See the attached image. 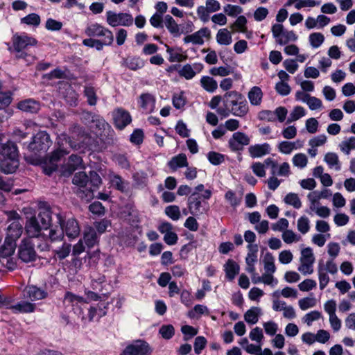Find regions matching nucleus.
I'll return each instance as SVG.
<instances>
[{
  "instance_id": "obj_1",
  "label": "nucleus",
  "mask_w": 355,
  "mask_h": 355,
  "mask_svg": "<svg viewBox=\"0 0 355 355\" xmlns=\"http://www.w3.org/2000/svg\"><path fill=\"white\" fill-rule=\"evenodd\" d=\"M216 112L224 117H227L230 114L243 117L248 112V105L240 93L231 91L223 95V106L217 108Z\"/></svg>"
},
{
  "instance_id": "obj_2",
  "label": "nucleus",
  "mask_w": 355,
  "mask_h": 355,
  "mask_svg": "<svg viewBox=\"0 0 355 355\" xmlns=\"http://www.w3.org/2000/svg\"><path fill=\"white\" fill-rule=\"evenodd\" d=\"M12 46H10L9 44L7 45L10 52L15 54L16 58L23 59L28 63H31L35 60L34 56L28 52L31 47L37 44V40L35 37L25 33L20 35L16 33L12 37Z\"/></svg>"
},
{
  "instance_id": "obj_3",
  "label": "nucleus",
  "mask_w": 355,
  "mask_h": 355,
  "mask_svg": "<svg viewBox=\"0 0 355 355\" xmlns=\"http://www.w3.org/2000/svg\"><path fill=\"white\" fill-rule=\"evenodd\" d=\"M51 223V212L49 208L40 209L37 216L30 218L26 223L25 230L30 237L42 236V230H46Z\"/></svg>"
},
{
  "instance_id": "obj_4",
  "label": "nucleus",
  "mask_w": 355,
  "mask_h": 355,
  "mask_svg": "<svg viewBox=\"0 0 355 355\" xmlns=\"http://www.w3.org/2000/svg\"><path fill=\"white\" fill-rule=\"evenodd\" d=\"M0 167L4 173H12L19 166L18 150L16 145L8 141L2 147Z\"/></svg>"
},
{
  "instance_id": "obj_5",
  "label": "nucleus",
  "mask_w": 355,
  "mask_h": 355,
  "mask_svg": "<svg viewBox=\"0 0 355 355\" xmlns=\"http://www.w3.org/2000/svg\"><path fill=\"white\" fill-rule=\"evenodd\" d=\"M51 144L49 134L45 131H40L34 135L33 141L28 145V149L35 153H46Z\"/></svg>"
},
{
  "instance_id": "obj_6",
  "label": "nucleus",
  "mask_w": 355,
  "mask_h": 355,
  "mask_svg": "<svg viewBox=\"0 0 355 355\" xmlns=\"http://www.w3.org/2000/svg\"><path fill=\"white\" fill-rule=\"evenodd\" d=\"M72 182L73 184L79 187L76 193L80 198L87 201L93 198V189L92 188L86 189L85 191L82 189L85 188L89 183V175L85 172L76 173L73 178Z\"/></svg>"
},
{
  "instance_id": "obj_7",
  "label": "nucleus",
  "mask_w": 355,
  "mask_h": 355,
  "mask_svg": "<svg viewBox=\"0 0 355 355\" xmlns=\"http://www.w3.org/2000/svg\"><path fill=\"white\" fill-rule=\"evenodd\" d=\"M19 259L24 263H31L36 260L37 253L31 239H24L18 248Z\"/></svg>"
},
{
  "instance_id": "obj_8",
  "label": "nucleus",
  "mask_w": 355,
  "mask_h": 355,
  "mask_svg": "<svg viewBox=\"0 0 355 355\" xmlns=\"http://www.w3.org/2000/svg\"><path fill=\"white\" fill-rule=\"evenodd\" d=\"M85 33L88 37H103L106 45H111L114 41L112 31L98 23L89 24L85 30Z\"/></svg>"
},
{
  "instance_id": "obj_9",
  "label": "nucleus",
  "mask_w": 355,
  "mask_h": 355,
  "mask_svg": "<svg viewBox=\"0 0 355 355\" xmlns=\"http://www.w3.org/2000/svg\"><path fill=\"white\" fill-rule=\"evenodd\" d=\"M106 21L112 27L118 26H130L133 24L134 19L132 15L130 13H116L109 10L106 12Z\"/></svg>"
},
{
  "instance_id": "obj_10",
  "label": "nucleus",
  "mask_w": 355,
  "mask_h": 355,
  "mask_svg": "<svg viewBox=\"0 0 355 355\" xmlns=\"http://www.w3.org/2000/svg\"><path fill=\"white\" fill-rule=\"evenodd\" d=\"M315 257L311 248H306L301 251L300 265L298 270L304 275L313 272V263Z\"/></svg>"
},
{
  "instance_id": "obj_11",
  "label": "nucleus",
  "mask_w": 355,
  "mask_h": 355,
  "mask_svg": "<svg viewBox=\"0 0 355 355\" xmlns=\"http://www.w3.org/2000/svg\"><path fill=\"white\" fill-rule=\"evenodd\" d=\"M150 352V348L146 341L137 340L128 345L121 355H147Z\"/></svg>"
},
{
  "instance_id": "obj_12",
  "label": "nucleus",
  "mask_w": 355,
  "mask_h": 355,
  "mask_svg": "<svg viewBox=\"0 0 355 355\" xmlns=\"http://www.w3.org/2000/svg\"><path fill=\"white\" fill-rule=\"evenodd\" d=\"M250 143V137L244 132L238 131L234 132L228 141L229 148L232 151H241L245 146Z\"/></svg>"
},
{
  "instance_id": "obj_13",
  "label": "nucleus",
  "mask_w": 355,
  "mask_h": 355,
  "mask_svg": "<svg viewBox=\"0 0 355 355\" xmlns=\"http://www.w3.org/2000/svg\"><path fill=\"white\" fill-rule=\"evenodd\" d=\"M22 296L24 299L34 302L46 298L48 293L45 289L35 285H28L23 290Z\"/></svg>"
},
{
  "instance_id": "obj_14",
  "label": "nucleus",
  "mask_w": 355,
  "mask_h": 355,
  "mask_svg": "<svg viewBox=\"0 0 355 355\" xmlns=\"http://www.w3.org/2000/svg\"><path fill=\"white\" fill-rule=\"evenodd\" d=\"M12 214L13 215L14 220L7 228V234L5 239H8L10 241H13L16 243V241L21 236L23 226L19 221V215L15 212Z\"/></svg>"
},
{
  "instance_id": "obj_15",
  "label": "nucleus",
  "mask_w": 355,
  "mask_h": 355,
  "mask_svg": "<svg viewBox=\"0 0 355 355\" xmlns=\"http://www.w3.org/2000/svg\"><path fill=\"white\" fill-rule=\"evenodd\" d=\"M60 225L62 226L63 232L70 239L77 237L80 234V227L78 222L74 218H69L66 222H63L60 214L58 215Z\"/></svg>"
},
{
  "instance_id": "obj_16",
  "label": "nucleus",
  "mask_w": 355,
  "mask_h": 355,
  "mask_svg": "<svg viewBox=\"0 0 355 355\" xmlns=\"http://www.w3.org/2000/svg\"><path fill=\"white\" fill-rule=\"evenodd\" d=\"M64 236V232L62 226L60 227H51L49 230V235L46 236L44 234L42 235V237L44 239V243L43 244H39L38 248L42 250H48L49 247V244L48 243L49 241L51 242H54L56 241H60L62 239Z\"/></svg>"
},
{
  "instance_id": "obj_17",
  "label": "nucleus",
  "mask_w": 355,
  "mask_h": 355,
  "mask_svg": "<svg viewBox=\"0 0 355 355\" xmlns=\"http://www.w3.org/2000/svg\"><path fill=\"white\" fill-rule=\"evenodd\" d=\"M113 119L115 126L120 130L123 129L132 121L130 113L122 108H118L113 112Z\"/></svg>"
},
{
  "instance_id": "obj_18",
  "label": "nucleus",
  "mask_w": 355,
  "mask_h": 355,
  "mask_svg": "<svg viewBox=\"0 0 355 355\" xmlns=\"http://www.w3.org/2000/svg\"><path fill=\"white\" fill-rule=\"evenodd\" d=\"M248 254L245 257V263H246V271L248 272H254V268H255V263L258 260V245L257 244H248L247 245Z\"/></svg>"
},
{
  "instance_id": "obj_19",
  "label": "nucleus",
  "mask_w": 355,
  "mask_h": 355,
  "mask_svg": "<svg viewBox=\"0 0 355 355\" xmlns=\"http://www.w3.org/2000/svg\"><path fill=\"white\" fill-rule=\"evenodd\" d=\"M211 35L210 30L205 27L191 35H189L184 38V43H192L193 44L202 45L204 43V38H209Z\"/></svg>"
},
{
  "instance_id": "obj_20",
  "label": "nucleus",
  "mask_w": 355,
  "mask_h": 355,
  "mask_svg": "<svg viewBox=\"0 0 355 355\" xmlns=\"http://www.w3.org/2000/svg\"><path fill=\"white\" fill-rule=\"evenodd\" d=\"M155 98L149 93L142 94L139 96L138 103L146 114L152 113L155 108Z\"/></svg>"
},
{
  "instance_id": "obj_21",
  "label": "nucleus",
  "mask_w": 355,
  "mask_h": 355,
  "mask_svg": "<svg viewBox=\"0 0 355 355\" xmlns=\"http://www.w3.org/2000/svg\"><path fill=\"white\" fill-rule=\"evenodd\" d=\"M203 69V64L201 63H194L193 64H187L184 65L179 71L180 76L187 80L192 79L197 73H200Z\"/></svg>"
},
{
  "instance_id": "obj_22",
  "label": "nucleus",
  "mask_w": 355,
  "mask_h": 355,
  "mask_svg": "<svg viewBox=\"0 0 355 355\" xmlns=\"http://www.w3.org/2000/svg\"><path fill=\"white\" fill-rule=\"evenodd\" d=\"M271 147L269 144L252 145L248 148V153L252 158H259L270 154Z\"/></svg>"
},
{
  "instance_id": "obj_23",
  "label": "nucleus",
  "mask_w": 355,
  "mask_h": 355,
  "mask_svg": "<svg viewBox=\"0 0 355 355\" xmlns=\"http://www.w3.org/2000/svg\"><path fill=\"white\" fill-rule=\"evenodd\" d=\"M188 209L189 212L193 216H199L203 214L205 209L202 208L200 196H195V195L189 196Z\"/></svg>"
},
{
  "instance_id": "obj_24",
  "label": "nucleus",
  "mask_w": 355,
  "mask_h": 355,
  "mask_svg": "<svg viewBox=\"0 0 355 355\" xmlns=\"http://www.w3.org/2000/svg\"><path fill=\"white\" fill-rule=\"evenodd\" d=\"M83 166V159L80 156L71 155L69 157L67 164L64 166L63 173L64 175H71L73 171Z\"/></svg>"
},
{
  "instance_id": "obj_25",
  "label": "nucleus",
  "mask_w": 355,
  "mask_h": 355,
  "mask_svg": "<svg viewBox=\"0 0 355 355\" xmlns=\"http://www.w3.org/2000/svg\"><path fill=\"white\" fill-rule=\"evenodd\" d=\"M302 146L303 142L299 140L293 142L283 141L279 143L277 149L282 154L290 155L294 150L301 148Z\"/></svg>"
},
{
  "instance_id": "obj_26",
  "label": "nucleus",
  "mask_w": 355,
  "mask_h": 355,
  "mask_svg": "<svg viewBox=\"0 0 355 355\" xmlns=\"http://www.w3.org/2000/svg\"><path fill=\"white\" fill-rule=\"evenodd\" d=\"M15 313H30L35 310V304L28 301H21L10 307Z\"/></svg>"
},
{
  "instance_id": "obj_27",
  "label": "nucleus",
  "mask_w": 355,
  "mask_h": 355,
  "mask_svg": "<svg viewBox=\"0 0 355 355\" xmlns=\"http://www.w3.org/2000/svg\"><path fill=\"white\" fill-rule=\"evenodd\" d=\"M17 107L25 112L36 113L40 109V103L33 99H26L18 103Z\"/></svg>"
},
{
  "instance_id": "obj_28",
  "label": "nucleus",
  "mask_w": 355,
  "mask_h": 355,
  "mask_svg": "<svg viewBox=\"0 0 355 355\" xmlns=\"http://www.w3.org/2000/svg\"><path fill=\"white\" fill-rule=\"evenodd\" d=\"M225 276L229 281H232L239 273V265L232 259H228L224 265Z\"/></svg>"
},
{
  "instance_id": "obj_29",
  "label": "nucleus",
  "mask_w": 355,
  "mask_h": 355,
  "mask_svg": "<svg viewBox=\"0 0 355 355\" xmlns=\"http://www.w3.org/2000/svg\"><path fill=\"white\" fill-rule=\"evenodd\" d=\"M16 249V243L13 241L5 239L0 246V260L7 259L13 255Z\"/></svg>"
},
{
  "instance_id": "obj_30",
  "label": "nucleus",
  "mask_w": 355,
  "mask_h": 355,
  "mask_svg": "<svg viewBox=\"0 0 355 355\" xmlns=\"http://www.w3.org/2000/svg\"><path fill=\"white\" fill-rule=\"evenodd\" d=\"M168 165L173 171H176L179 168L187 167L188 161L185 154L180 153L176 156H174L168 162Z\"/></svg>"
},
{
  "instance_id": "obj_31",
  "label": "nucleus",
  "mask_w": 355,
  "mask_h": 355,
  "mask_svg": "<svg viewBox=\"0 0 355 355\" xmlns=\"http://www.w3.org/2000/svg\"><path fill=\"white\" fill-rule=\"evenodd\" d=\"M108 177L111 185L116 189L121 192H125L127 190L128 183L123 180L121 176L114 173H110Z\"/></svg>"
},
{
  "instance_id": "obj_32",
  "label": "nucleus",
  "mask_w": 355,
  "mask_h": 355,
  "mask_svg": "<svg viewBox=\"0 0 355 355\" xmlns=\"http://www.w3.org/2000/svg\"><path fill=\"white\" fill-rule=\"evenodd\" d=\"M122 65L130 70L136 71L144 66V62L139 57H128L123 59Z\"/></svg>"
},
{
  "instance_id": "obj_33",
  "label": "nucleus",
  "mask_w": 355,
  "mask_h": 355,
  "mask_svg": "<svg viewBox=\"0 0 355 355\" xmlns=\"http://www.w3.org/2000/svg\"><path fill=\"white\" fill-rule=\"evenodd\" d=\"M164 24L166 28L168 29V31L174 37H179L181 35V32L178 24L175 22L174 19L171 15H167L164 17Z\"/></svg>"
},
{
  "instance_id": "obj_34",
  "label": "nucleus",
  "mask_w": 355,
  "mask_h": 355,
  "mask_svg": "<svg viewBox=\"0 0 355 355\" xmlns=\"http://www.w3.org/2000/svg\"><path fill=\"white\" fill-rule=\"evenodd\" d=\"M248 99L252 105H259L263 98V92L259 87L254 86L248 94Z\"/></svg>"
},
{
  "instance_id": "obj_35",
  "label": "nucleus",
  "mask_w": 355,
  "mask_h": 355,
  "mask_svg": "<svg viewBox=\"0 0 355 355\" xmlns=\"http://www.w3.org/2000/svg\"><path fill=\"white\" fill-rule=\"evenodd\" d=\"M63 303L65 304L74 306L78 304L87 303V301L84 297L75 295L71 292L67 291L64 294Z\"/></svg>"
},
{
  "instance_id": "obj_36",
  "label": "nucleus",
  "mask_w": 355,
  "mask_h": 355,
  "mask_svg": "<svg viewBox=\"0 0 355 355\" xmlns=\"http://www.w3.org/2000/svg\"><path fill=\"white\" fill-rule=\"evenodd\" d=\"M216 39L220 45L227 46L232 42V35L227 28L220 29L216 34Z\"/></svg>"
},
{
  "instance_id": "obj_37",
  "label": "nucleus",
  "mask_w": 355,
  "mask_h": 355,
  "mask_svg": "<svg viewBox=\"0 0 355 355\" xmlns=\"http://www.w3.org/2000/svg\"><path fill=\"white\" fill-rule=\"evenodd\" d=\"M261 313V310L259 307H252L246 311L244 315V319L246 322L251 324H256L259 320V316Z\"/></svg>"
},
{
  "instance_id": "obj_38",
  "label": "nucleus",
  "mask_w": 355,
  "mask_h": 355,
  "mask_svg": "<svg viewBox=\"0 0 355 355\" xmlns=\"http://www.w3.org/2000/svg\"><path fill=\"white\" fill-rule=\"evenodd\" d=\"M84 240L89 248H92L97 243L98 236L94 228L89 227L86 229L84 233Z\"/></svg>"
},
{
  "instance_id": "obj_39",
  "label": "nucleus",
  "mask_w": 355,
  "mask_h": 355,
  "mask_svg": "<svg viewBox=\"0 0 355 355\" xmlns=\"http://www.w3.org/2000/svg\"><path fill=\"white\" fill-rule=\"evenodd\" d=\"M200 85L202 87L208 92H214L217 87L218 83L212 77L202 76L200 79Z\"/></svg>"
},
{
  "instance_id": "obj_40",
  "label": "nucleus",
  "mask_w": 355,
  "mask_h": 355,
  "mask_svg": "<svg viewBox=\"0 0 355 355\" xmlns=\"http://www.w3.org/2000/svg\"><path fill=\"white\" fill-rule=\"evenodd\" d=\"M324 160L327 164L329 168H334L336 171L340 170L341 166L339 162L338 156L336 153H327L324 155Z\"/></svg>"
},
{
  "instance_id": "obj_41",
  "label": "nucleus",
  "mask_w": 355,
  "mask_h": 355,
  "mask_svg": "<svg viewBox=\"0 0 355 355\" xmlns=\"http://www.w3.org/2000/svg\"><path fill=\"white\" fill-rule=\"evenodd\" d=\"M84 96L89 105H95L97 103L96 89L92 85H87L84 87Z\"/></svg>"
},
{
  "instance_id": "obj_42",
  "label": "nucleus",
  "mask_w": 355,
  "mask_h": 355,
  "mask_svg": "<svg viewBox=\"0 0 355 355\" xmlns=\"http://www.w3.org/2000/svg\"><path fill=\"white\" fill-rule=\"evenodd\" d=\"M338 146L343 153L349 155L351 150H355V137L345 139Z\"/></svg>"
},
{
  "instance_id": "obj_43",
  "label": "nucleus",
  "mask_w": 355,
  "mask_h": 355,
  "mask_svg": "<svg viewBox=\"0 0 355 355\" xmlns=\"http://www.w3.org/2000/svg\"><path fill=\"white\" fill-rule=\"evenodd\" d=\"M309 42L312 48L318 49L324 42V36L319 32L312 33L309 36Z\"/></svg>"
},
{
  "instance_id": "obj_44",
  "label": "nucleus",
  "mask_w": 355,
  "mask_h": 355,
  "mask_svg": "<svg viewBox=\"0 0 355 355\" xmlns=\"http://www.w3.org/2000/svg\"><path fill=\"white\" fill-rule=\"evenodd\" d=\"M297 39L298 37L293 31L285 30L282 36L277 41V43L280 45H285L290 42H295Z\"/></svg>"
},
{
  "instance_id": "obj_45",
  "label": "nucleus",
  "mask_w": 355,
  "mask_h": 355,
  "mask_svg": "<svg viewBox=\"0 0 355 355\" xmlns=\"http://www.w3.org/2000/svg\"><path fill=\"white\" fill-rule=\"evenodd\" d=\"M306 115V110L302 106H295L290 113L288 119L287 123H291L295 121Z\"/></svg>"
},
{
  "instance_id": "obj_46",
  "label": "nucleus",
  "mask_w": 355,
  "mask_h": 355,
  "mask_svg": "<svg viewBox=\"0 0 355 355\" xmlns=\"http://www.w3.org/2000/svg\"><path fill=\"white\" fill-rule=\"evenodd\" d=\"M263 261L265 272L274 273L276 271L275 258L271 253L267 252L264 256Z\"/></svg>"
},
{
  "instance_id": "obj_47",
  "label": "nucleus",
  "mask_w": 355,
  "mask_h": 355,
  "mask_svg": "<svg viewBox=\"0 0 355 355\" xmlns=\"http://www.w3.org/2000/svg\"><path fill=\"white\" fill-rule=\"evenodd\" d=\"M203 314H209V309L208 308L202 304H197L194 306V308L191 310H190L187 315L190 318H198L201 315Z\"/></svg>"
},
{
  "instance_id": "obj_48",
  "label": "nucleus",
  "mask_w": 355,
  "mask_h": 355,
  "mask_svg": "<svg viewBox=\"0 0 355 355\" xmlns=\"http://www.w3.org/2000/svg\"><path fill=\"white\" fill-rule=\"evenodd\" d=\"M318 279L320 288L323 290L329 284L330 281V278L328 275V272H326L322 265L318 266Z\"/></svg>"
},
{
  "instance_id": "obj_49",
  "label": "nucleus",
  "mask_w": 355,
  "mask_h": 355,
  "mask_svg": "<svg viewBox=\"0 0 355 355\" xmlns=\"http://www.w3.org/2000/svg\"><path fill=\"white\" fill-rule=\"evenodd\" d=\"M233 72V69L230 66H221L218 67H213L209 70L211 75L214 76H227Z\"/></svg>"
},
{
  "instance_id": "obj_50",
  "label": "nucleus",
  "mask_w": 355,
  "mask_h": 355,
  "mask_svg": "<svg viewBox=\"0 0 355 355\" xmlns=\"http://www.w3.org/2000/svg\"><path fill=\"white\" fill-rule=\"evenodd\" d=\"M282 237L284 243L287 244L296 243L301 240V236L291 230H286V231H284Z\"/></svg>"
},
{
  "instance_id": "obj_51",
  "label": "nucleus",
  "mask_w": 355,
  "mask_h": 355,
  "mask_svg": "<svg viewBox=\"0 0 355 355\" xmlns=\"http://www.w3.org/2000/svg\"><path fill=\"white\" fill-rule=\"evenodd\" d=\"M286 204L293 206L295 209H300L302 207V202L298 195L295 193H289L284 198Z\"/></svg>"
},
{
  "instance_id": "obj_52",
  "label": "nucleus",
  "mask_w": 355,
  "mask_h": 355,
  "mask_svg": "<svg viewBox=\"0 0 355 355\" xmlns=\"http://www.w3.org/2000/svg\"><path fill=\"white\" fill-rule=\"evenodd\" d=\"M105 315V311L99 306H91L88 312V318L90 322L98 320Z\"/></svg>"
},
{
  "instance_id": "obj_53",
  "label": "nucleus",
  "mask_w": 355,
  "mask_h": 355,
  "mask_svg": "<svg viewBox=\"0 0 355 355\" xmlns=\"http://www.w3.org/2000/svg\"><path fill=\"white\" fill-rule=\"evenodd\" d=\"M40 17L36 13H31L21 19V23L30 26H38L40 24Z\"/></svg>"
},
{
  "instance_id": "obj_54",
  "label": "nucleus",
  "mask_w": 355,
  "mask_h": 355,
  "mask_svg": "<svg viewBox=\"0 0 355 355\" xmlns=\"http://www.w3.org/2000/svg\"><path fill=\"white\" fill-rule=\"evenodd\" d=\"M292 162L295 166L303 168L306 166L308 159L305 154L297 153L293 157Z\"/></svg>"
},
{
  "instance_id": "obj_55",
  "label": "nucleus",
  "mask_w": 355,
  "mask_h": 355,
  "mask_svg": "<svg viewBox=\"0 0 355 355\" xmlns=\"http://www.w3.org/2000/svg\"><path fill=\"white\" fill-rule=\"evenodd\" d=\"M165 214L173 220H178L180 218L181 214L178 206L169 205L165 208Z\"/></svg>"
},
{
  "instance_id": "obj_56",
  "label": "nucleus",
  "mask_w": 355,
  "mask_h": 355,
  "mask_svg": "<svg viewBox=\"0 0 355 355\" xmlns=\"http://www.w3.org/2000/svg\"><path fill=\"white\" fill-rule=\"evenodd\" d=\"M311 212H315L317 216L324 218H328L331 214V210L329 207L320 206V205L313 207L310 211H308L310 214Z\"/></svg>"
},
{
  "instance_id": "obj_57",
  "label": "nucleus",
  "mask_w": 355,
  "mask_h": 355,
  "mask_svg": "<svg viewBox=\"0 0 355 355\" xmlns=\"http://www.w3.org/2000/svg\"><path fill=\"white\" fill-rule=\"evenodd\" d=\"M297 230L303 234H306L310 230V220L305 216H302L297 220Z\"/></svg>"
},
{
  "instance_id": "obj_58",
  "label": "nucleus",
  "mask_w": 355,
  "mask_h": 355,
  "mask_svg": "<svg viewBox=\"0 0 355 355\" xmlns=\"http://www.w3.org/2000/svg\"><path fill=\"white\" fill-rule=\"evenodd\" d=\"M89 183L94 190L98 189L102 184V179L96 171H90L89 174Z\"/></svg>"
},
{
  "instance_id": "obj_59",
  "label": "nucleus",
  "mask_w": 355,
  "mask_h": 355,
  "mask_svg": "<svg viewBox=\"0 0 355 355\" xmlns=\"http://www.w3.org/2000/svg\"><path fill=\"white\" fill-rule=\"evenodd\" d=\"M181 331L184 335L183 339L185 341L189 340L198 333L197 329L190 325L182 326L181 328Z\"/></svg>"
},
{
  "instance_id": "obj_60",
  "label": "nucleus",
  "mask_w": 355,
  "mask_h": 355,
  "mask_svg": "<svg viewBox=\"0 0 355 355\" xmlns=\"http://www.w3.org/2000/svg\"><path fill=\"white\" fill-rule=\"evenodd\" d=\"M246 24L247 19L243 15H240L232 25V28H234L236 31L245 33L247 31Z\"/></svg>"
},
{
  "instance_id": "obj_61",
  "label": "nucleus",
  "mask_w": 355,
  "mask_h": 355,
  "mask_svg": "<svg viewBox=\"0 0 355 355\" xmlns=\"http://www.w3.org/2000/svg\"><path fill=\"white\" fill-rule=\"evenodd\" d=\"M322 318V314L318 311H313L306 313L302 318V320L308 326H311L313 321L318 320Z\"/></svg>"
},
{
  "instance_id": "obj_62",
  "label": "nucleus",
  "mask_w": 355,
  "mask_h": 355,
  "mask_svg": "<svg viewBox=\"0 0 355 355\" xmlns=\"http://www.w3.org/2000/svg\"><path fill=\"white\" fill-rule=\"evenodd\" d=\"M318 265H322L323 269L331 275H335L338 272V267L336 263L334 262V259H329L325 263L322 261H320Z\"/></svg>"
},
{
  "instance_id": "obj_63",
  "label": "nucleus",
  "mask_w": 355,
  "mask_h": 355,
  "mask_svg": "<svg viewBox=\"0 0 355 355\" xmlns=\"http://www.w3.org/2000/svg\"><path fill=\"white\" fill-rule=\"evenodd\" d=\"M298 304L302 310L305 311L314 307L316 305V300L314 297H304L299 300Z\"/></svg>"
},
{
  "instance_id": "obj_64",
  "label": "nucleus",
  "mask_w": 355,
  "mask_h": 355,
  "mask_svg": "<svg viewBox=\"0 0 355 355\" xmlns=\"http://www.w3.org/2000/svg\"><path fill=\"white\" fill-rule=\"evenodd\" d=\"M224 12L230 17H236L243 12V8L237 5L227 4L224 7Z\"/></svg>"
}]
</instances>
